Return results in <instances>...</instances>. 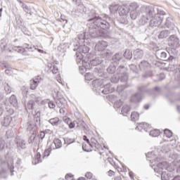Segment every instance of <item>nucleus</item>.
Segmentation results:
<instances>
[{"instance_id":"obj_1","label":"nucleus","mask_w":180,"mask_h":180,"mask_svg":"<svg viewBox=\"0 0 180 180\" xmlns=\"http://www.w3.org/2000/svg\"><path fill=\"white\" fill-rule=\"evenodd\" d=\"M129 11L132 20H136L140 16V14H142L139 20L141 25H144L150 22L149 26L150 27H157V26H160L162 23V17L157 15L155 8L153 6H143L140 8L137 3H132L129 7Z\"/></svg>"},{"instance_id":"obj_2","label":"nucleus","mask_w":180,"mask_h":180,"mask_svg":"<svg viewBox=\"0 0 180 180\" xmlns=\"http://www.w3.org/2000/svg\"><path fill=\"white\" fill-rule=\"evenodd\" d=\"M88 22H92L90 27H89V33L91 37L94 39H96V37H104L105 39L109 37V32L106 30L110 27L112 20L110 17L105 16L102 18L94 15L88 20Z\"/></svg>"},{"instance_id":"obj_3","label":"nucleus","mask_w":180,"mask_h":180,"mask_svg":"<svg viewBox=\"0 0 180 180\" xmlns=\"http://www.w3.org/2000/svg\"><path fill=\"white\" fill-rule=\"evenodd\" d=\"M88 33L82 32L79 34L77 37L74 39L72 42V46H74V51H77L80 54H86L88 51H89V48L86 46L84 43H85V40H88V37H86Z\"/></svg>"},{"instance_id":"obj_4","label":"nucleus","mask_w":180,"mask_h":180,"mask_svg":"<svg viewBox=\"0 0 180 180\" xmlns=\"http://www.w3.org/2000/svg\"><path fill=\"white\" fill-rule=\"evenodd\" d=\"M176 55V49L174 48H166V50L159 49L156 51L155 56L162 61H172L175 60L174 56Z\"/></svg>"},{"instance_id":"obj_5","label":"nucleus","mask_w":180,"mask_h":180,"mask_svg":"<svg viewBox=\"0 0 180 180\" xmlns=\"http://www.w3.org/2000/svg\"><path fill=\"white\" fill-rule=\"evenodd\" d=\"M168 163L167 162H162L159 163L157 167L154 169L156 176L161 175L162 180H169V176L168 175Z\"/></svg>"},{"instance_id":"obj_6","label":"nucleus","mask_w":180,"mask_h":180,"mask_svg":"<svg viewBox=\"0 0 180 180\" xmlns=\"http://www.w3.org/2000/svg\"><path fill=\"white\" fill-rule=\"evenodd\" d=\"M106 47H108V42L105 41H98L95 46L96 51H100L103 58H108L112 56V52L106 49Z\"/></svg>"},{"instance_id":"obj_7","label":"nucleus","mask_w":180,"mask_h":180,"mask_svg":"<svg viewBox=\"0 0 180 180\" xmlns=\"http://www.w3.org/2000/svg\"><path fill=\"white\" fill-rule=\"evenodd\" d=\"M153 91H140L132 94L130 97V102L132 103H140L143 101V98H146L147 95H150Z\"/></svg>"},{"instance_id":"obj_8","label":"nucleus","mask_w":180,"mask_h":180,"mask_svg":"<svg viewBox=\"0 0 180 180\" xmlns=\"http://www.w3.org/2000/svg\"><path fill=\"white\" fill-rule=\"evenodd\" d=\"M0 47L1 50H6L7 51H9V53L13 50L14 51H17V53L23 54V56H29V53H26V49H23L22 46H11L1 41Z\"/></svg>"},{"instance_id":"obj_9","label":"nucleus","mask_w":180,"mask_h":180,"mask_svg":"<svg viewBox=\"0 0 180 180\" xmlns=\"http://www.w3.org/2000/svg\"><path fill=\"white\" fill-rule=\"evenodd\" d=\"M127 69L124 66H119L117 69L116 74H117L119 79L121 82H127L129 79V75L127 74Z\"/></svg>"},{"instance_id":"obj_10","label":"nucleus","mask_w":180,"mask_h":180,"mask_svg":"<svg viewBox=\"0 0 180 180\" xmlns=\"http://www.w3.org/2000/svg\"><path fill=\"white\" fill-rule=\"evenodd\" d=\"M62 146L63 143H61V140L59 139H55L53 142L51 143L50 148L46 150L44 158L49 157V155H50L49 153H50L51 150H57V148H61Z\"/></svg>"},{"instance_id":"obj_11","label":"nucleus","mask_w":180,"mask_h":180,"mask_svg":"<svg viewBox=\"0 0 180 180\" xmlns=\"http://www.w3.org/2000/svg\"><path fill=\"white\" fill-rule=\"evenodd\" d=\"M26 127L27 130L28 131H31L33 135L32 136H31V139L32 138V140H34V139L36 138V136L34 135V131L37 130V123L34 122V121H29L27 123Z\"/></svg>"},{"instance_id":"obj_12","label":"nucleus","mask_w":180,"mask_h":180,"mask_svg":"<svg viewBox=\"0 0 180 180\" xmlns=\"http://www.w3.org/2000/svg\"><path fill=\"white\" fill-rule=\"evenodd\" d=\"M165 25L166 27H167V29H169L172 33H175V32L178 30V28L176 27V26H175V24H174V20L171 17H167L166 18V22Z\"/></svg>"},{"instance_id":"obj_13","label":"nucleus","mask_w":180,"mask_h":180,"mask_svg":"<svg viewBox=\"0 0 180 180\" xmlns=\"http://www.w3.org/2000/svg\"><path fill=\"white\" fill-rule=\"evenodd\" d=\"M43 81V79H41V77L40 76H37L34 77L31 81H30V86H31V89L32 91H34L36 88H37V85H39V83Z\"/></svg>"},{"instance_id":"obj_14","label":"nucleus","mask_w":180,"mask_h":180,"mask_svg":"<svg viewBox=\"0 0 180 180\" xmlns=\"http://www.w3.org/2000/svg\"><path fill=\"white\" fill-rule=\"evenodd\" d=\"M168 44L172 47H178L179 44V39H178V37L175 35H171L169 37Z\"/></svg>"},{"instance_id":"obj_15","label":"nucleus","mask_w":180,"mask_h":180,"mask_svg":"<svg viewBox=\"0 0 180 180\" xmlns=\"http://www.w3.org/2000/svg\"><path fill=\"white\" fill-rule=\"evenodd\" d=\"M131 4L129 5V8L126 6H120V8L118 10L120 16H126L129 12V14L131 15L130 13V6H131Z\"/></svg>"},{"instance_id":"obj_16","label":"nucleus","mask_w":180,"mask_h":180,"mask_svg":"<svg viewBox=\"0 0 180 180\" xmlns=\"http://www.w3.org/2000/svg\"><path fill=\"white\" fill-rule=\"evenodd\" d=\"M117 97L116 96H110V101H111V102L114 103V108H120V106H122V105H123V101L121 99H120L119 101H117Z\"/></svg>"},{"instance_id":"obj_17","label":"nucleus","mask_w":180,"mask_h":180,"mask_svg":"<svg viewBox=\"0 0 180 180\" xmlns=\"http://www.w3.org/2000/svg\"><path fill=\"white\" fill-rule=\"evenodd\" d=\"M103 85V79H96L93 80L91 83V86L94 88L96 91V89H99V88H101V86H102Z\"/></svg>"},{"instance_id":"obj_18","label":"nucleus","mask_w":180,"mask_h":180,"mask_svg":"<svg viewBox=\"0 0 180 180\" xmlns=\"http://www.w3.org/2000/svg\"><path fill=\"white\" fill-rule=\"evenodd\" d=\"M11 123H12V117L11 115H5L4 120L1 122L2 126H4V127H8Z\"/></svg>"},{"instance_id":"obj_19","label":"nucleus","mask_w":180,"mask_h":180,"mask_svg":"<svg viewBox=\"0 0 180 180\" xmlns=\"http://www.w3.org/2000/svg\"><path fill=\"white\" fill-rule=\"evenodd\" d=\"M148 129H150V125L146 122H141L136 127V130H139L140 131L142 130H144V131H148Z\"/></svg>"},{"instance_id":"obj_20","label":"nucleus","mask_w":180,"mask_h":180,"mask_svg":"<svg viewBox=\"0 0 180 180\" xmlns=\"http://www.w3.org/2000/svg\"><path fill=\"white\" fill-rule=\"evenodd\" d=\"M102 61H103V60H102V58L96 56L95 57V58L90 60V63L91 66L96 67V65H99V64H101Z\"/></svg>"},{"instance_id":"obj_21","label":"nucleus","mask_w":180,"mask_h":180,"mask_svg":"<svg viewBox=\"0 0 180 180\" xmlns=\"http://www.w3.org/2000/svg\"><path fill=\"white\" fill-rule=\"evenodd\" d=\"M150 67H151V65L147 60H143L139 64V68L141 71L146 70V68H150Z\"/></svg>"},{"instance_id":"obj_22","label":"nucleus","mask_w":180,"mask_h":180,"mask_svg":"<svg viewBox=\"0 0 180 180\" xmlns=\"http://www.w3.org/2000/svg\"><path fill=\"white\" fill-rule=\"evenodd\" d=\"M134 58H143V56H144V52L141 49H136L134 51Z\"/></svg>"},{"instance_id":"obj_23","label":"nucleus","mask_w":180,"mask_h":180,"mask_svg":"<svg viewBox=\"0 0 180 180\" xmlns=\"http://www.w3.org/2000/svg\"><path fill=\"white\" fill-rule=\"evenodd\" d=\"M22 47V49H25V54H27V51H34V50H36V47H34V46L29 44H24Z\"/></svg>"},{"instance_id":"obj_24","label":"nucleus","mask_w":180,"mask_h":180,"mask_svg":"<svg viewBox=\"0 0 180 180\" xmlns=\"http://www.w3.org/2000/svg\"><path fill=\"white\" fill-rule=\"evenodd\" d=\"M170 33H172V31H171L170 30H169V31L167 30H163V31L160 32L158 37H159V39H165V38L168 37V36H169Z\"/></svg>"},{"instance_id":"obj_25","label":"nucleus","mask_w":180,"mask_h":180,"mask_svg":"<svg viewBox=\"0 0 180 180\" xmlns=\"http://www.w3.org/2000/svg\"><path fill=\"white\" fill-rule=\"evenodd\" d=\"M9 103L11 106L14 108H18V99H16V96L15 95H12L9 98Z\"/></svg>"},{"instance_id":"obj_26","label":"nucleus","mask_w":180,"mask_h":180,"mask_svg":"<svg viewBox=\"0 0 180 180\" xmlns=\"http://www.w3.org/2000/svg\"><path fill=\"white\" fill-rule=\"evenodd\" d=\"M122 58L123 55L122 53H115L112 58V63H119Z\"/></svg>"},{"instance_id":"obj_27","label":"nucleus","mask_w":180,"mask_h":180,"mask_svg":"<svg viewBox=\"0 0 180 180\" xmlns=\"http://www.w3.org/2000/svg\"><path fill=\"white\" fill-rule=\"evenodd\" d=\"M48 68L53 74H57L58 72V68L53 63H48Z\"/></svg>"},{"instance_id":"obj_28","label":"nucleus","mask_w":180,"mask_h":180,"mask_svg":"<svg viewBox=\"0 0 180 180\" xmlns=\"http://www.w3.org/2000/svg\"><path fill=\"white\" fill-rule=\"evenodd\" d=\"M49 122L52 126H58V124H61V120H60L59 117L50 119Z\"/></svg>"},{"instance_id":"obj_29","label":"nucleus","mask_w":180,"mask_h":180,"mask_svg":"<svg viewBox=\"0 0 180 180\" xmlns=\"http://www.w3.org/2000/svg\"><path fill=\"white\" fill-rule=\"evenodd\" d=\"M84 54L76 52V61L77 64H82L84 61Z\"/></svg>"},{"instance_id":"obj_30","label":"nucleus","mask_w":180,"mask_h":180,"mask_svg":"<svg viewBox=\"0 0 180 180\" xmlns=\"http://www.w3.org/2000/svg\"><path fill=\"white\" fill-rule=\"evenodd\" d=\"M89 145L91 146V148H99V143L95 138H91V141H89Z\"/></svg>"},{"instance_id":"obj_31","label":"nucleus","mask_w":180,"mask_h":180,"mask_svg":"<svg viewBox=\"0 0 180 180\" xmlns=\"http://www.w3.org/2000/svg\"><path fill=\"white\" fill-rule=\"evenodd\" d=\"M124 57L127 60H131L133 57V52L131 50L127 49L124 53Z\"/></svg>"},{"instance_id":"obj_32","label":"nucleus","mask_w":180,"mask_h":180,"mask_svg":"<svg viewBox=\"0 0 180 180\" xmlns=\"http://www.w3.org/2000/svg\"><path fill=\"white\" fill-rule=\"evenodd\" d=\"M41 155L40 154V153H37V155H35L34 159L32 161V164H34V165H37V164L41 162Z\"/></svg>"},{"instance_id":"obj_33","label":"nucleus","mask_w":180,"mask_h":180,"mask_svg":"<svg viewBox=\"0 0 180 180\" xmlns=\"http://www.w3.org/2000/svg\"><path fill=\"white\" fill-rule=\"evenodd\" d=\"M16 144L18 148H26V142L23 139L18 140Z\"/></svg>"},{"instance_id":"obj_34","label":"nucleus","mask_w":180,"mask_h":180,"mask_svg":"<svg viewBox=\"0 0 180 180\" xmlns=\"http://www.w3.org/2000/svg\"><path fill=\"white\" fill-rule=\"evenodd\" d=\"M92 146L89 144V143H83L82 145V149L84 151H86V153H89V151H92Z\"/></svg>"},{"instance_id":"obj_35","label":"nucleus","mask_w":180,"mask_h":180,"mask_svg":"<svg viewBox=\"0 0 180 180\" xmlns=\"http://www.w3.org/2000/svg\"><path fill=\"white\" fill-rule=\"evenodd\" d=\"M148 84H139L138 86V91H150V89H148Z\"/></svg>"},{"instance_id":"obj_36","label":"nucleus","mask_w":180,"mask_h":180,"mask_svg":"<svg viewBox=\"0 0 180 180\" xmlns=\"http://www.w3.org/2000/svg\"><path fill=\"white\" fill-rule=\"evenodd\" d=\"M129 112H130V106H129V105H124L122 107V110H121V113L124 116H126V115H127V113H129Z\"/></svg>"},{"instance_id":"obj_37","label":"nucleus","mask_w":180,"mask_h":180,"mask_svg":"<svg viewBox=\"0 0 180 180\" xmlns=\"http://www.w3.org/2000/svg\"><path fill=\"white\" fill-rule=\"evenodd\" d=\"M150 136L152 137H158L160 134H161V132L158 129H153L150 131Z\"/></svg>"},{"instance_id":"obj_38","label":"nucleus","mask_w":180,"mask_h":180,"mask_svg":"<svg viewBox=\"0 0 180 180\" xmlns=\"http://www.w3.org/2000/svg\"><path fill=\"white\" fill-rule=\"evenodd\" d=\"M8 168L11 172V175H13V168H15L13 166V160L11 159L10 162H8Z\"/></svg>"},{"instance_id":"obj_39","label":"nucleus","mask_w":180,"mask_h":180,"mask_svg":"<svg viewBox=\"0 0 180 180\" xmlns=\"http://www.w3.org/2000/svg\"><path fill=\"white\" fill-rule=\"evenodd\" d=\"M139 116H140V115L137 112H131V119L132 122H136L139 119Z\"/></svg>"},{"instance_id":"obj_40","label":"nucleus","mask_w":180,"mask_h":180,"mask_svg":"<svg viewBox=\"0 0 180 180\" xmlns=\"http://www.w3.org/2000/svg\"><path fill=\"white\" fill-rule=\"evenodd\" d=\"M120 8V6L117 5V4H115V5H111L109 7V9L110 11V12H117V11H119Z\"/></svg>"},{"instance_id":"obj_41","label":"nucleus","mask_w":180,"mask_h":180,"mask_svg":"<svg viewBox=\"0 0 180 180\" xmlns=\"http://www.w3.org/2000/svg\"><path fill=\"white\" fill-rule=\"evenodd\" d=\"M82 65L84 68H86V70H91V60L89 62H87V61H85L84 60H82Z\"/></svg>"},{"instance_id":"obj_42","label":"nucleus","mask_w":180,"mask_h":180,"mask_svg":"<svg viewBox=\"0 0 180 180\" xmlns=\"http://www.w3.org/2000/svg\"><path fill=\"white\" fill-rule=\"evenodd\" d=\"M115 71H116V67L115 65H110L107 68V72H108V74H115Z\"/></svg>"},{"instance_id":"obj_43","label":"nucleus","mask_w":180,"mask_h":180,"mask_svg":"<svg viewBox=\"0 0 180 180\" xmlns=\"http://www.w3.org/2000/svg\"><path fill=\"white\" fill-rule=\"evenodd\" d=\"M120 79H119V75H114L113 76H112V77L110 78V82H112V84H117V82H119Z\"/></svg>"},{"instance_id":"obj_44","label":"nucleus","mask_w":180,"mask_h":180,"mask_svg":"<svg viewBox=\"0 0 180 180\" xmlns=\"http://www.w3.org/2000/svg\"><path fill=\"white\" fill-rule=\"evenodd\" d=\"M34 105H35L34 101L30 100L27 103V109L32 110L33 108H34Z\"/></svg>"},{"instance_id":"obj_45","label":"nucleus","mask_w":180,"mask_h":180,"mask_svg":"<svg viewBox=\"0 0 180 180\" xmlns=\"http://www.w3.org/2000/svg\"><path fill=\"white\" fill-rule=\"evenodd\" d=\"M85 126H86V124L85 122L82 120H79L77 122V127H81V129H85Z\"/></svg>"},{"instance_id":"obj_46","label":"nucleus","mask_w":180,"mask_h":180,"mask_svg":"<svg viewBox=\"0 0 180 180\" xmlns=\"http://www.w3.org/2000/svg\"><path fill=\"white\" fill-rule=\"evenodd\" d=\"M34 122H36V123L40 122V111L36 112V114L34 115Z\"/></svg>"},{"instance_id":"obj_47","label":"nucleus","mask_w":180,"mask_h":180,"mask_svg":"<svg viewBox=\"0 0 180 180\" xmlns=\"http://www.w3.org/2000/svg\"><path fill=\"white\" fill-rule=\"evenodd\" d=\"M164 134L167 139H171V137H172V131H171L169 129H165Z\"/></svg>"},{"instance_id":"obj_48","label":"nucleus","mask_w":180,"mask_h":180,"mask_svg":"<svg viewBox=\"0 0 180 180\" xmlns=\"http://www.w3.org/2000/svg\"><path fill=\"white\" fill-rule=\"evenodd\" d=\"M84 78L86 81H91L94 78V74L92 73H86Z\"/></svg>"},{"instance_id":"obj_49","label":"nucleus","mask_w":180,"mask_h":180,"mask_svg":"<svg viewBox=\"0 0 180 180\" xmlns=\"http://www.w3.org/2000/svg\"><path fill=\"white\" fill-rule=\"evenodd\" d=\"M85 176L87 178V179L96 180V179L94 176V174L89 172L86 173Z\"/></svg>"},{"instance_id":"obj_50","label":"nucleus","mask_w":180,"mask_h":180,"mask_svg":"<svg viewBox=\"0 0 180 180\" xmlns=\"http://www.w3.org/2000/svg\"><path fill=\"white\" fill-rule=\"evenodd\" d=\"M155 11H157L156 15H158V16H159V15H161L162 16H164L165 15H166L165 11L161 10L160 8H156Z\"/></svg>"},{"instance_id":"obj_51","label":"nucleus","mask_w":180,"mask_h":180,"mask_svg":"<svg viewBox=\"0 0 180 180\" xmlns=\"http://www.w3.org/2000/svg\"><path fill=\"white\" fill-rule=\"evenodd\" d=\"M5 149V141L2 139H0V151H2Z\"/></svg>"},{"instance_id":"obj_52","label":"nucleus","mask_w":180,"mask_h":180,"mask_svg":"<svg viewBox=\"0 0 180 180\" xmlns=\"http://www.w3.org/2000/svg\"><path fill=\"white\" fill-rule=\"evenodd\" d=\"M59 112L60 115H62L63 116L67 115V108H61L59 110Z\"/></svg>"},{"instance_id":"obj_53","label":"nucleus","mask_w":180,"mask_h":180,"mask_svg":"<svg viewBox=\"0 0 180 180\" xmlns=\"http://www.w3.org/2000/svg\"><path fill=\"white\" fill-rule=\"evenodd\" d=\"M69 127H70V129H74V127H77V121L70 122Z\"/></svg>"},{"instance_id":"obj_54","label":"nucleus","mask_w":180,"mask_h":180,"mask_svg":"<svg viewBox=\"0 0 180 180\" xmlns=\"http://www.w3.org/2000/svg\"><path fill=\"white\" fill-rule=\"evenodd\" d=\"M163 79H165V74L164 73H160L158 75V81H162Z\"/></svg>"},{"instance_id":"obj_55","label":"nucleus","mask_w":180,"mask_h":180,"mask_svg":"<svg viewBox=\"0 0 180 180\" xmlns=\"http://www.w3.org/2000/svg\"><path fill=\"white\" fill-rule=\"evenodd\" d=\"M23 11H25V12L26 13H28L29 15H32V11L30 10V8H29V6H26L24 9H23Z\"/></svg>"},{"instance_id":"obj_56","label":"nucleus","mask_w":180,"mask_h":180,"mask_svg":"<svg viewBox=\"0 0 180 180\" xmlns=\"http://www.w3.org/2000/svg\"><path fill=\"white\" fill-rule=\"evenodd\" d=\"M65 179L66 180H73L74 177H73L72 174H68L65 175Z\"/></svg>"},{"instance_id":"obj_57","label":"nucleus","mask_w":180,"mask_h":180,"mask_svg":"<svg viewBox=\"0 0 180 180\" xmlns=\"http://www.w3.org/2000/svg\"><path fill=\"white\" fill-rule=\"evenodd\" d=\"M129 68L130 70H131V71H133V72H137V68L136 67L135 65H129Z\"/></svg>"},{"instance_id":"obj_58","label":"nucleus","mask_w":180,"mask_h":180,"mask_svg":"<svg viewBox=\"0 0 180 180\" xmlns=\"http://www.w3.org/2000/svg\"><path fill=\"white\" fill-rule=\"evenodd\" d=\"M4 91H12V88H11L8 84H6L4 85Z\"/></svg>"},{"instance_id":"obj_59","label":"nucleus","mask_w":180,"mask_h":180,"mask_svg":"<svg viewBox=\"0 0 180 180\" xmlns=\"http://www.w3.org/2000/svg\"><path fill=\"white\" fill-rule=\"evenodd\" d=\"M153 75V72L152 71H149L147 73H146L145 75H143L144 78H148V77H151Z\"/></svg>"},{"instance_id":"obj_60","label":"nucleus","mask_w":180,"mask_h":180,"mask_svg":"<svg viewBox=\"0 0 180 180\" xmlns=\"http://www.w3.org/2000/svg\"><path fill=\"white\" fill-rule=\"evenodd\" d=\"M49 107L50 108V109H54V108H56V104L53 103V101H50L49 103Z\"/></svg>"},{"instance_id":"obj_61","label":"nucleus","mask_w":180,"mask_h":180,"mask_svg":"<svg viewBox=\"0 0 180 180\" xmlns=\"http://www.w3.org/2000/svg\"><path fill=\"white\" fill-rule=\"evenodd\" d=\"M45 136H46V133H44V131H41L40 134H39V139H41V140H43V139H44Z\"/></svg>"},{"instance_id":"obj_62","label":"nucleus","mask_w":180,"mask_h":180,"mask_svg":"<svg viewBox=\"0 0 180 180\" xmlns=\"http://www.w3.org/2000/svg\"><path fill=\"white\" fill-rule=\"evenodd\" d=\"M53 97H55L56 99H61V97L58 96V94H60L58 91H55Z\"/></svg>"},{"instance_id":"obj_63","label":"nucleus","mask_w":180,"mask_h":180,"mask_svg":"<svg viewBox=\"0 0 180 180\" xmlns=\"http://www.w3.org/2000/svg\"><path fill=\"white\" fill-rule=\"evenodd\" d=\"M126 89V85H121L118 86V91H123Z\"/></svg>"},{"instance_id":"obj_64","label":"nucleus","mask_w":180,"mask_h":180,"mask_svg":"<svg viewBox=\"0 0 180 180\" xmlns=\"http://www.w3.org/2000/svg\"><path fill=\"white\" fill-rule=\"evenodd\" d=\"M56 79H57L58 82H59V84H63V80H61V76L58 75L56 77Z\"/></svg>"}]
</instances>
